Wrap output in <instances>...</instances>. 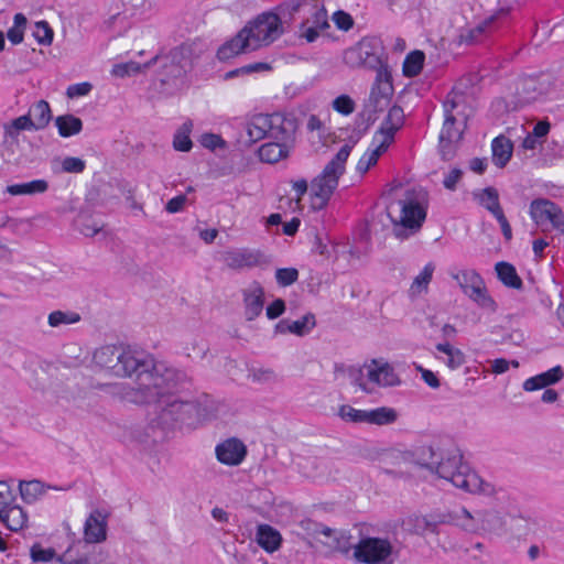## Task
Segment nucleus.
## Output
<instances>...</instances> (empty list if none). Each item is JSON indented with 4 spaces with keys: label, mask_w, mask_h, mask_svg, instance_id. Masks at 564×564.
Returning <instances> with one entry per match:
<instances>
[{
    "label": "nucleus",
    "mask_w": 564,
    "mask_h": 564,
    "mask_svg": "<svg viewBox=\"0 0 564 564\" xmlns=\"http://www.w3.org/2000/svg\"><path fill=\"white\" fill-rule=\"evenodd\" d=\"M184 379L178 370L164 362H155L151 371H143L137 377L135 387L117 383L113 388L124 401L152 405L158 424L162 426L196 427L205 419L206 410L181 399L178 392Z\"/></svg>",
    "instance_id": "nucleus-1"
},
{
    "label": "nucleus",
    "mask_w": 564,
    "mask_h": 564,
    "mask_svg": "<svg viewBox=\"0 0 564 564\" xmlns=\"http://www.w3.org/2000/svg\"><path fill=\"white\" fill-rule=\"evenodd\" d=\"M435 453L431 446H423L419 452V464L435 470L436 474L453 484V486L471 494H484L491 496L496 492L495 487L482 480L470 467L463 462V455L458 449L452 451L442 457L441 462L429 460Z\"/></svg>",
    "instance_id": "nucleus-2"
},
{
    "label": "nucleus",
    "mask_w": 564,
    "mask_h": 564,
    "mask_svg": "<svg viewBox=\"0 0 564 564\" xmlns=\"http://www.w3.org/2000/svg\"><path fill=\"white\" fill-rule=\"evenodd\" d=\"M387 215L393 224L394 236L405 239L421 229L426 208L414 191H406L403 198L388 205Z\"/></svg>",
    "instance_id": "nucleus-3"
},
{
    "label": "nucleus",
    "mask_w": 564,
    "mask_h": 564,
    "mask_svg": "<svg viewBox=\"0 0 564 564\" xmlns=\"http://www.w3.org/2000/svg\"><path fill=\"white\" fill-rule=\"evenodd\" d=\"M97 367L109 371L116 377L131 376L138 372L150 371L147 361L140 359L134 352L116 346H104L94 354Z\"/></svg>",
    "instance_id": "nucleus-4"
},
{
    "label": "nucleus",
    "mask_w": 564,
    "mask_h": 564,
    "mask_svg": "<svg viewBox=\"0 0 564 564\" xmlns=\"http://www.w3.org/2000/svg\"><path fill=\"white\" fill-rule=\"evenodd\" d=\"M352 145L344 144L336 155L325 165L322 173L311 183V191L316 199L318 208L328 203L338 186L340 176L345 173L346 162L350 155Z\"/></svg>",
    "instance_id": "nucleus-5"
},
{
    "label": "nucleus",
    "mask_w": 564,
    "mask_h": 564,
    "mask_svg": "<svg viewBox=\"0 0 564 564\" xmlns=\"http://www.w3.org/2000/svg\"><path fill=\"white\" fill-rule=\"evenodd\" d=\"M154 62L160 64L161 84L178 88L183 85L184 76L192 65L191 50L184 45L178 46L165 55L156 56Z\"/></svg>",
    "instance_id": "nucleus-6"
},
{
    "label": "nucleus",
    "mask_w": 564,
    "mask_h": 564,
    "mask_svg": "<svg viewBox=\"0 0 564 564\" xmlns=\"http://www.w3.org/2000/svg\"><path fill=\"white\" fill-rule=\"evenodd\" d=\"M383 47L376 37H364L344 52L343 59L352 68L364 67L378 70L382 67Z\"/></svg>",
    "instance_id": "nucleus-7"
},
{
    "label": "nucleus",
    "mask_w": 564,
    "mask_h": 564,
    "mask_svg": "<svg viewBox=\"0 0 564 564\" xmlns=\"http://www.w3.org/2000/svg\"><path fill=\"white\" fill-rule=\"evenodd\" d=\"M243 30H247L253 50L271 44L283 33L280 17L272 12L260 14L253 21L249 22Z\"/></svg>",
    "instance_id": "nucleus-8"
},
{
    "label": "nucleus",
    "mask_w": 564,
    "mask_h": 564,
    "mask_svg": "<svg viewBox=\"0 0 564 564\" xmlns=\"http://www.w3.org/2000/svg\"><path fill=\"white\" fill-rule=\"evenodd\" d=\"M509 13V8H501L476 25L460 29L456 39L457 43L459 45L471 46L486 42L499 30L501 20L506 19Z\"/></svg>",
    "instance_id": "nucleus-9"
},
{
    "label": "nucleus",
    "mask_w": 564,
    "mask_h": 564,
    "mask_svg": "<svg viewBox=\"0 0 564 564\" xmlns=\"http://www.w3.org/2000/svg\"><path fill=\"white\" fill-rule=\"evenodd\" d=\"M457 281L462 291L482 308L495 311L496 303L487 293L485 282L475 270H463L452 275Z\"/></svg>",
    "instance_id": "nucleus-10"
},
{
    "label": "nucleus",
    "mask_w": 564,
    "mask_h": 564,
    "mask_svg": "<svg viewBox=\"0 0 564 564\" xmlns=\"http://www.w3.org/2000/svg\"><path fill=\"white\" fill-rule=\"evenodd\" d=\"M554 88V78L551 75L527 76L519 80L517 95L520 102L530 104L547 95Z\"/></svg>",
    "instance_id": "nucleus-11"
},
{
    "label": "nucleus",
    "mask_w": 564,
    "mask_h": 564,
    "mask_svg": "<svg viewBox=\"0 0 564 564\" xmlns=\"http://www.w3.org/2000/svg\"><path fill=\"white\" fill-rule=\"evenodd\" d=\"M391 551L392 546L388 540L366 538L355 546L354 556L359 563L377 564L386 561Z\"/></svg>",
    "instance_id": "nucleus-12"
},
{
    "label": "nucleus",
    "mask_w": 564,
    "mask_h": 564,
    "mask_svg": "<svg viewBox=\"0 0 564 564\" xmlns=\"http://www.w3.org/2000/svg\"><path fill=\"white\" fill-rule=\"evenodd\" d=\"M530 215L538 226L550 223L553 229L564 232V215L555 203L545 198L534 199L530 205Z\"/></svg>",
    "instance_id": "nucleus-13"
},
{
    "label": "nucleus",
    "mask_w": 564,
    "mask_h": 564,
    "mask_svg": "<svg viewBox=\"0 0 564 564\" xmlns=\"http://www.w3.org/2000/svg\"><path fill=\"white\" fill-rule=\"evenodd\" d=\"M220 261L231 270L252 269L267 263L262 252L248 248H236L220 253Z\"/></svg>",
    "instance_id": "nucleus-14"
},
{
    "label": "nucleus",
    "mask_w": 564,
    "mask_h": 564,
    "mask_svg": "<svg viewBox=\"0 0 564 564\" xmlns=\"http://www.w3.org/2000/svg\"><path fill=\"white\" fill-rule=\"evenodd\" d=\"M226 150V141L220 135L214 133V156L218 158L217 162L214 161V172L218 176H231L239 172L237 163L241 155L237 151L227 152Z\"/></svg>",
    "instance_id": "nucleus-15"
},
{
    "label": "nucleus",
    "mask_w": 564,
    "mask_h": 564,
    "mask_svg": "<svg viewBox=\"0 0 564 564\" xmlns=\"http://www.w3.org/2000/svg\"><path fill=\"white\" fill-rule=\"evenodd\" d=\"M215 454L221 464L238 466L245 460L248 449L239 438L229 437L216 446Z\"/></svg>",
    "instance_id": "nucleus-16"
},
{
    "label": "nucleus",
    "mask_w": 564,
    "mask_h": 564,
    "mask_svg": "<svg viewBox=\"0 0 564 564\" xmlns=\"http://www.w3.org/2000/svg\"><path fill=\"white\" fill-rule=\"evenodd\" d=\"M108 512L95 509L90 512L84 525V540L87 543H100L107 538Z\"/></svg>",
    "instance_id": "nucleus-17"
},
{
    "label": "nucleus",
    "mask_w": 564,
    "mask_h": 564,
    "mask_svg": "<svg viewBox=\"0 0 564 564\" xmlns=\"http://www.w3.org/2000/svg\"><path fill=\"white\" fill-rule=\"evenodd\" d=\"M403 109L398 105L392 106L389 109L386 119L382 121L380 129L376 132L375 140L379 139L390 145L394 140L395 132L403 126Z\"/></svg>",
    "instance_id": "nucleus-18"
},
{
    "label": "nucleus",
    "mask_w": 564,
    "mask_h": 564,
    "mask_svg": "<svg viewBox=\"0 0 564 564\" xmlns=\"http://www.w3.org/2000/svg\"><path fill=\"white\" fill-rule=\"evenodd\" d=\"M245 316L248 321H253L263 311L264 304V291L263 288L258 283L253 282L247 289L242 291Z\"/></svg>",
    "instance_id": "nucleus-19"
},
{
    "label": "nucleus",
    "mask_w": 564,
    "mask_h": 564,
    "mask_svg": "<svg viewBox=\"0 0 564 564\" xmlns=\"http://www.w3.org/2000/svg\"><path fill=\"white\" fill-rule=\"evenodd\" d=\"M250 37L247 30L241 29L232 39L225 42L217 51V57L220 61L232 58L239 54L254 51L251 47Z\"/></svg>",
    "instance_id": "nucleus-20"
},
{
    "label": "nucleus",
    "mask_w": 564,
    "mask_h": 564,
    "mask_svg": "<svg viewBox=\"0 0 564 564\" xmlns=\"http://www.w3.org/2000/svg\"><path fill=\"white\" fill-rule=\"evenodd\" d=\"M269 138L278 141H286L291 139L296 131V122L294 118L286 117L282 113L269 115Z\"/></svg>",
    "instance_id": "nucleus-21"
},
{
    "label": "nucleus",
    "mask_w": 564,
    "mask_h": 564,
    "mask_svg": "<svg viewBox=\"0 0 564 564\" xmlns=\"http://www.w3.org/2000/svg\"><path fill=\"white\" fill-rule=\"evenodd\" d=\"M367 369L368 379L372 383L382 387H389L399 382L398 376L394 373L392 367H390L388 364L379 365L378 361L372 360Z\"/></svg>",
    "instance_id": "nucleus-22"
},
{
    "label": "nucleus",
    "mask_w": 564,
    "mask_h": 564,
    "mask_svg": "<svg viewBox=\"0 0 564 564\" xmlns=\"http://www.w3.org/2000/svg\"><path fill=\"white\" fill-rule=\"evenodd\" d=\"M563 377L564 372L562 367L555 366L543 373L527 379L523 383V389L525 391L539 390L558 382Z\"/></svg>",
    "instance_id": "nucleus-23"
},
{
    "label": "nucleus",
    "mask_w": 564,
    "mask_h": 564,
    "mask_svg": "<svg viewBox=\"0 0 564 564\" xmlns=\"http://www.w3.org/2000/svg\"><path fill=\"white\" fill-rule=\"evenodd\" d=\"M563 377L564 372L562 367L555 366L543 373L527 379L523 383V389L525 391L539 390L558 382Z\"/></svg>",
    "instance_id": "nucleus-24"
},
{
    "label": "nucleus",
    "mask_w": 564,
    "mask_h": 564,
    "mask_svg": "<svg viewBox=\"0 0 564 564\" xmlns=\"http://www.w3.org/2000/svg\"><path fill=\"white\" fill-rule=\"evenodd\" d=\"M456 108V102L453 100H446L444 102L445 120L441 130V139H448L449 141H459L463 135V131L456 127L457 118L453 113Z\"/></svg>",
    "instance_id": "nucleus-25"
},
{
    "label": "nucleus",
    "mask_w": 564,
    "mask_h": 564,
    "mask_svg": "<svg viewBox=\"0 0 564 564\" xmlns=\"http://www.w3.org/2000/svg\"><path fill=\"white\" fill-rule=\"evenodd\" d=\"M256 540L263 550L273 553L281 546L282 536L280 532L271 525L259 524Z\"/></svg>",
    "instance_id": "nucleus-26"
},
{
    "label": "nucleus",
    "mask_w": 564,
    "mask_h": 564,
    "mask_svg": "<svg viewBox=\"0 0 564 564\" xmlns=\"http://www.w3.org/2000/svg\"><path fill=\"white\" fill-rule=\"evenodd\" d=\"M1 522L11 531H19L26 525L28 516L19 506H8L0 511Z\"/></svg>",
    "instance_id": "nucleus-27"
},
{
    "label": "nucleus",
    "mask_w": 564,
    "mask_h": 564,
    "mask_svg": "<svg viewBox=\"0 0 564 564\" xmlns=\"http://www.w3.org/2000/svg\"><path fill=\"white\" fill-rule=\"evenodd\" d=\"M492 162L498 167H505L510 161L513 151L512 142L505 135L494 139L492 144Z\"/></svg>",
    "instance_id": "nucleus-28"
},
{
    "label": "nucleus",
    "mask_w": 564,
    "mask_h": 564,
    "mask_svg": "<svg viewBox=\"0 0 564 564\" xmlns=\"http://www.w3.org/2000/svg\"><path fill=\"white\" fill-rule=\"evenodd\" d=\"M315 316L308 313L294 322L281 321L278 323L276 329L280 333L289 332L299 336H303L304 334L308 333L315 326Z\"/></svg>",
    "instance_id": "nucleus-29"
},
{
    "label": "nucleus",
    "mask_w": 564,
    "mask_h": 564,
    "mask_svg": "<svg viewBox=\"0 0 564 564\" xmlns=\"http://www.w3.org/2000/svg\"><path fill=\"white\" fill-rule=\"evenodd\" d=\"M269 115H256L247 123V134L250 142H258L269 137Z\"/></svg>",
    "instance_id": "nucleus-30"
},
{
    "label": "nucleus",
    "mask_w": 564,
    "mask_h": 564,
    "mask_svg": "<svg viewBox=\"0 0 564 564\" xmlns=\"http://www.w3.org/2000/svg\"><path fill=\"white\" fill-rule=\"evenodd\" d=\"M474 198L490 212L494 216L500 214L502 212L500 202H499V193L495 187H486L480 191H476L473 193Z\"/></svg>",
    "instance_id": "nucleus-31"
},
{
    "label": "nucleus",
    "mask_w": 564,
    "mask_h": 564,
    "mask_svg": "<svg viewBox=\"0 0 564 564\" xmlns=\"http://www.w3.org/2000/svg\"><path fill=\"white\" fill-rule=\"evenodd\" d=\"M258 154L262 162L272 164L286 158L289 150L285 144L281 143V141L268 142L260 147Z\"/></svg>",
    "instance_id": "nucleus-32"
},
{
    "label": "nucleus",
    "mask_w": 564,
    "mask_h": 564,
    "mask_svg": "<svg viewBox=\"0 0 564 564\" xmlns=\"http://www.w3.org/2000/svg\"><path fill=\"white\" fill-rule=\"evenodd\" d=\"M496 272L498 279L508 288L520 290L523 286L521 278L518 275L516 268L509 262L496 263Z\"/></svg>",
    "instance_id": "nucleus-33"
},
{
    "label": "nucleus",
    "mask_w": 564,
    "mask_h": 564,
    "mask_svg": "<svg viewBox=\"0 0 564 564\" xmlns=\"http://www.w3.org/2000/svg\"><path fill=\"white\" fill-rule=\"evenodd\" d=\"M29 115L35 126V130L44 129L52 119L51 108L47 101L39 100L29 109Z\"/></svg>",
    "instance_id": "nucleus-34"
},
{
    "label": "nucleus",
    "mask_w": 564,
    "mask_h": 564,
    "mask_svg": "<svg viewBox=\"0 0 564 564\" xmlns=\"http://www.w3.org/2000/svg\"><path fill=\"white\" fill-rule=\"evenodd\" d=\"M47 488L48 487L42 481L36 479L29 481L22 480L19 484L20 495L26 503L35 502L40 497L45 495Z\"/></svg>",
    "instance_id": "nucleus-35"
},
{
    "label": "nucleus",
    "mask_w": 564,
    "mask_h": 564,
    "mask_svg": "<svg viewBox=\"0 0 564 564\" xmlns=\"http://www.w3.org/2000/svg\"><path fill=\"white\" fill-rule=\"evenodd\" d=\"M48 189V183L45 180H34L28 183L13 184L7 187L11 195H34L42 194Z\"/></svg>",
    "instance_id": "nucleus-36"
},
{
    "label": "nucleus",
    "mask_w": 564,
    "mask_h": 564,
    "mask_svg": "<svg viewBox=\"0 0 564 564\" xmlns=\"http://www.w3.org/2000/svg\"><path fill=\"white\" fill-rule=\"evenodd\" d=\"M373 143L376 144V148L372 150L367 151L359 160L357 164V170L361 173H366L371 166L376 165L378 162V159L381 154H383L389 145L384 142L373 139Z\"/></svg>",
    "instance_id": "nucleus-37"
},
{
    "label": "nucleus",
    "mask_w": 564,
    "mask_h": 564,
    "mask_svg": "<svg viewBox=\"0 0 564 564\" xmlns=\"http://www.w3.org/2000/svg\"><path fill=\"white\" fill-rule=\"evenodd\" d=\"M55 123L59 135L64 138L75 135L83 129V121L73 115L59 116L56 118Z\"/></svg>",
    "instance_id": "nucleus-38"
},
{
    "label": "nucleus",
    "mask_w": 564,
    "mask_h": 564,
    "mask_svg": "<svg viewBox=\"0 0 564 564\" xmlns=\"http://www.w3.org/2000/svg\"><path fill=\"white\" fill-rule=\"evenodd\" d=\"M35 130V126L31 116L24 115L13 119L10 123L4 126V135L7 139L17 140L19 131Z\"/></svg>",
    "instance_id": "nucleus-39"
},
{
    "label": "nucleus",
    "mask_w": 564,
    "mask_h": 564,
    "mask_svg": "<svg viewBox=\"0 0 564 564\" xmlns=\"http://www.w3.org/2000/svg\"><path fill=\"white\" fill-rule=\"evenodd\" d=\"M425 54L422 51H413L409 53L403 62V74L405 77L417 76L424 65Z\"/></svg>",
    "instance_id": "nucleus-40"
},
{
    "label": "nucleus",
    "mask_w": 564,
    "mask_h": 564,
    "mask_svg": "<svg viewBox=\"0 0 564 564\" xmlns=\"http://www.w3.org/2000/svg\"><path fill=\"white\" fill-rule=\"evenodd\" d=\"M368 423L376 425H388L392 424L398 420V412L388 406H381L373 410H369Z\"/></svg>",
    "instance_id": "nucleus-41"
},
{
    "label": "nucleus",
    "mask_w": 564,
    "mask_h": 564,
    "mask_svg": "<svg viewBox=\"0 0 564 564\" xmlns=\"http://www.w3.org/2000/svg\"><path fill=\"white\" fill-rule=\"evenodd\" d=\"M192 122L187 121L184 122L174 134L173 139V148L176 151L181 152H187L192 149V140L189 138L191 131H192Z\"/></svg>",
    "instance_id": "nucleus-42"
},
{
    "label": "nucleus",
    "mask_w": 564,
    "mask_h": 564,
    "mask_svg": "<svg viewBox=\"0 0 564 564\" xmlns=\"http://www.w3.org/2000/svg\"><path fill=\"white\" fill-rule=\"evenodd\" d=\"M436 349L447 356L446 365L451 369H457L465 362L464 354L449 343L437 344Z\"/></svg>",
    "instance_id": "nucleus-43"
},
{
    "label": "nucleus",
    "mask_w": 564,
    "mask_h": 564,
    "mask_svg": "<svg viewBox=\"0 0 564 564\" xmlns=\"http://www.w3.org/2000/svg\"><path fill=\"white\" fill-rule=\"evenodd\" d=\"M28 20L23 13L14 15V24L8 30V39L12 44H20L23 41L24 29Z\"/></svg>",
    "instance_id": "nucleus-44"
},
{
    "label": "nucleus",
    "mask_w": 564,
    "mask_h": 564,
    "mask_svg": "<svg viewBox=\"0 0 564 564\" xmlns=\"http://www.w3.org/2000/svg\"><path fill=\"white\" fill-rule=\"evenodd\" d=\"M80 321V315L75 312L54 311L48 315V324L52 327L75 324Z\"/></svg>",
    "instance_id": "nucleus-45"
},
{
    "label": "nucleus",
    "mask_w": 564,
    "mask_h": 564,
    "mask_svg": "<svg viewBox=\"0 0 564 564\" xmlns=\"http://www.w3.org/2000/svg\"><path fill=\"white\" fill-rule=\"evenodd\" d=\"M368 410H358L347 404L341 405L339 409V416L347 422L354 423H368Z\"/></svg>",
    "instance_id": "nucleus-46"
},
{
    "label": "nucleus",
    "mask_w": 564,
    "mask_h": 564,
    "mask_svg": "<svg viewBox=\"0 0 564 564\" xmlns=\"http://www.w3.org/2000/svg\"><path fill=\"white\" fill-rule=\"evenodd\" d=\"M33 36L39 44L51 45L54 32L46 21H39L34 24Z\"/></svg>",
    "instance_id": "nucleus-47"
},
{
    "label": "nucleus",
    "mask_w": 564,
    "mask_h": 564,
    "mask_svg": "<svg viewBox=\"0 0 564 564\" xmlns=\"http://www.w3.org/2000/svg\"><path fill=\"white\" fill-rule=\"evenodd\" d=\"M434 272V265L432 263H427L422 272L414 279L412 283V290L416 292H421L422 290H426L429 283L432 280V275Z\"/></svg>",
    "instance_id": "nucleus-48"
},
{
    "label": "nucleus",
    "mask_w": 564,
    "mask_h": 564,
    "mask_svg": "<svg viewBox=\"0 0 564 564\" xmlns=\"http://www.w3.org/2000/svg\"><path fill=\"white\" fill-rule=\"evenodd\" d=\"M355 107V101L348 95H340L333 101L334 110L345 116L352 113Z\"/></svg>",
    "instance_id": "nucleus-49"
},
{
    "label": "nucleus",
    "mask_w": 564,
    "mask_h": 564,
    "mask_svg": "<svg viewBox=\"0 0 564 564\" xmlns=\"http://www.w3.org/2000/svg\"><path fill=\"white\" fill-rule=\"evenodd\" d=\"M276 282L282 286H289L297 281L299 271L294 268L278 269L275 272Z\"/></svg>",
    "instance_id": "nucleus-50"
},
{
    "label": "nucleus",
    "mask_w": 564,
    "mask_h": 564,
    "mask_svg": "<svg viewBox=\"0 0 564 564\" xmlns=\"http://www.w3.org/2000/svg\"><path fill=\"white\" fill-rule=\"evenodd\" d=\"M304 22H311V25H316L319 30H324L329 28V23L327 21V12L324 7L318 8L315 6V10L310 18H307Z\"/></svg>",
    "instance_id": "nucleus-51"
},
{
    "label": "nucleus",
    "mask_w": 564,
    "mask_h": 564,
    "mask_svg": "<svg viewBox=\"0 0 564 564\" xmlns=\"http://www.w3.org/2000/svg\"><path fill=\"white\" fill-rule=\"evenodd\" d=\"M141 70L140 64L135 62H128L122 64H116L112 69L111 74L117 77H124L129 76L131 74H137Z\"/></svg>",
    "instance_id": "nucleus-52"
},
{
    "label": "nucleus",
    "mask_w": 564,
    "mask_h": 564,
    "mask_svg": "<svg viewBox=\"0 0 564 564\" xmlns=\"http://www.w3.org/2000/svg\"><path fill=\"white\" fill-rule=\"evenodd\" d=\"M54 549H43L40 544H35L31 547V557L34 562L47 563L55 556Z\"/></svg>",
    "instance_id": "nucleus-53"
},
{
    "label": "nucleus",
    "mask_w": 564,
    "mask_h": 564,
    "mask_svg": "<svg viewBox=\"0 0 564 564\" xmlns=\"http://www.w3.org/2000/svg\"><path fill=\"white\" fill-rule=\"evenodd\" d=\"M85 166V162L79 158L67 156L62 162V169L66 173H82Z\"/></svg>",
    "instance_id": "nucleus-54"
},
{
    "label": "nucleus",
    "mask_w": 564,
    "mask_h": 564,
    "mask_svg": "<svg viewBox=\"0 0 564 564\" xmlns=\"http://www.w3.org/2000/svg\"><path fill=\"white\" fill-rule=\"evenodd\" d=\"M333 20L338 29L348 31L354 25V20L350 14L344 11H337L333 15Z\"/></svg>",
    "instance_id": "nucleus-55"
},
{
    "label": "nucleus",
    "mask_w": 564,
    "mask_h": 564,
    "mask_svg": "<svg viewBox=\"0 0 564 564\" xmlns=\"http://www.w3.org/2000/svg\"><path fill=\"white\" fill-rule=\"evenodd\" d=\"M502 525L501 517L496 512H486L484 514L482 528L485 530H496Z\"/></svg>",
    "instance_id": "nucleus-56"
},
{
    "label": "nucleus",
    "mask_w": 564,
    "mask_h": 564,
    "mask_svg": "<svg viewBox=\"0 0 564 564\" xmlns=\"http://www.w3.org/2000/svg\"><path fill=\"white\" fill-rule=\"evenodd\" d=\"M284 301L282 299H276L267 307V316L269 319H275L279 316H281L284 313Z\"/></svg>",
    "instance_id": "nucleus-57"
},
{
    "label": "nucleus",
    "mask_w": 564,
    "mask_h": 564,
    "mask_svg": "<svg viewBox=\"0 0 564 564\" xmlns=\"http://www.w3.org/2000/svg\"><path fill=\"white\" fill-rule=\"evenodd\" d=\"M463 171L460 169H453L444 178L443 184L444 187L454 191L462 180Z\"/></svg>",
    "instance_id": "nucleus-58"
},
{
    "label": "nucleus",
    "mask_w": 564,
    "mask_h": 564,
    "mask_svg": "<svg viewBox=\"0 0 564 564\" xmlns=\"http://www.w3.org/2000/svg\"><path fill=\"white\" fill-rule=\"evenodd\" d=\"M319 29L316 25H311V22H303L301 26V36L308 43L314 42L319 35Z\"/></svg>",
    "instance_id": "nucleus-59"
},
{
    "label": "nucleus",
    "mask_w": 564,
    "mask_h": 564,
    "mask_svg": "<svg viewBox=\"0 0 564 564\" xmlns=\"http://www.w3.org/2000/svg\"><path fill=\"white\" fill-rule=\"evenodd\" d=\"M12 500L13 494L10 486L4 481H0V511L10 506Z\"/></svg>",
    "instance_id": "nucleus-60"
},
{
    "label": "nucleus",
    "mask_w": 564,
    "mask_h": 564,
    "mask_svg": "<svg viewBox=\"0 0 564 564\" xmlns=\"http://www.w3.org/2000/svg\"><path fill=\"white\" fill-rule=\"evenodd\" d=\"M91 90V85L89 83H80L70 85L67 88V96L69 98L86 96Z\"/></svg>",
    "instance_id": "nucleus-61"
},
{
    "label": "nucleus",
    "mask_w": 564,
    "mask_h": 564,
    "mask_svg": "<svg viewBox=\"0 0 564 564\" xmlns=\"http://www.w3.org/2000/svg\"><path fill=\"white\" fill-rule=\"evenodd\" d=\"M458 141H449L448 139H441L440 138V152L442 155V159L445 161H448L453 158L455 152V143Z\"/></svg>",
    "instance_id": "nucleus-62"
},
{
    "label": "nucleus",
    "mask_w": 564,
    "mask_h": 564,
    "mask_svg": "<svg viewBox=\"0 0 564 564\" xmlns=\"http://www.w3.org/2000/svg\"><path fill=\"white\" fill-rule=\"evenodd\" d=\"M251 376L253 381L257 382H271L276 379L272 369H254Z\"/></svg>",
    "instance_id": "nucleus-63"
},
{
    "label": "nucleus",
    "mask_w": 564,
    "mask_h": 564,
    "mask_svg": "<svg viewBox=\"0 0 564 564\" xmlns=\"http://www.w3.org/2000/svg\"><path fill=\"white\" fill-rule=\"evenodd\" d=\"M417 370L421 372L423 381L429 387H431L433 389H437L441 386L437 376L433 371H431L429 369H424L422 366H419Z\"/></svg>",
    "instance_id": "nucleus-64"
}]
</instances>
